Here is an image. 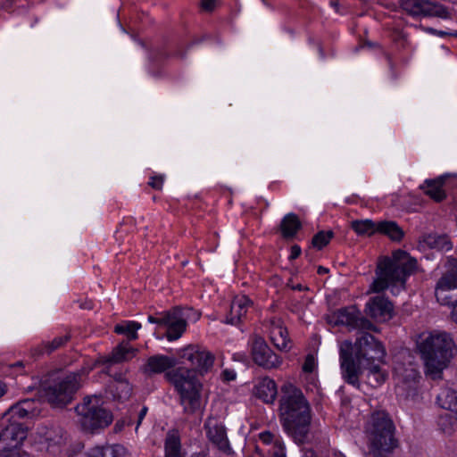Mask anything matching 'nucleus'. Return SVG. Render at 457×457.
I'll return each mask as SVG.
<instances>
[{"instance_id":"1a4fd4ad","label":"nucleus","mask_w":457,"mask_h":457,"mask_svg":"<svg viewBox=\"0 0 457 457\" xmlns=\"http://www.w3.org/2000/svg\"><path fill=\"white\" fill-rule=\"evenodd\" d=\"M148 321L166 328L165 337L169 341L179 339L187 328L186 314L179 307L160 312L156 317L149 315Z\"/></svg>"},{"instance_id":"09e8293b","label":"nucleus","mask_w":457,"mask_h":457,"mask_svg":"<svg viewBox=\"0 0 457 457\" xmlns=\"http://www.w3.org/2000/svg\"><path fill=\"white\" fill-rule=\"evenodd\" d=\"M127 425L126 421L124 420H119L116 421V423L114 424V427H113V431L115 433H119L120 432L124 427Z\"/></svg>"},{"instance_id":"72a5a7b5","label":"nucleus","mask_w":457,"mask_h":457,"mask_svg":"<svg viewBox=\"0 0 457 457\" xmlns=\"http://www.w3.org/2000/svg\"><path fill=\"white\" fill-rule=\"evenodd\" d=\"M351 227L359 236L370 237L378 233V222L368 219L353 220Z\"/></svg>"},{"instance_id":"473e14b6","label":"nucleus","mask_w":457,"mask_h":457,"mask_svg":"<svg viewBox=\"0 0 457 457\" xmlns=\"http://www.w3.org/2000/svg\"><path fill=\"white\" fill-rule=\"evenodd\" d=\"M378 233L386 235L395 241H400L403 237V231L397 223L388 220L378 222Z\"/></svg>"},{"instance_id":"bf43d9fd","label":"nucleus","mask_w":457,"mask_h":457,"mask_svg":"<svg viewBox=\"0 0 457 457\" xmlns=\"http://www.w3.org/2000/svg\"><path fill=\"white\" fill-rule=\"evenodd\" d=\"M303 457H315L313 452H307L304 453Z\"/></svg>"},{"instance_id":"39448f33","label":"nucleus","mask_w":457,"mask_h":457,"mask_svg":"<svg viewBox=\"0 0 457 457\" xmlns=\"http://www.w3.org/2000/svg\"><path fill=\"white\" fill-rule=\"evenodd\" d=\"M425 362L426 374L432 379L441 378L444 369L453 357V341L445 332L430 333L419 345Z\"/></svg>"},{"instance_id":"de8ad7c7","label":"nucleus","mask_w":457,"mask_h":457,"mask_svg":"<svg viewBox=\"0 0 457 457\" xmlns=\"http://www.w3.org/2000/svg\"><path fill=\"white\" fill-rule=\"evenodd\" d=\"M301 247L297 245H295L291 247L290 259L294 260L300 256L301 254Z\"/></svg>"},{"instance_id":"49530a36","label":"nucleus","mask_w":457,"mask_h":457,"mask_svg":"<svg viewBox=\"0 0 457 457\" xmlns=\"http://www.w3.org/2000/svg\"><path fill=\"white\" fill-rule=\"evenodd\" d=\"M236 372L232 370H225L222 372V377L227 381H231L236 378Z\"/></svg>"},{"instance_id":"f03ea898","label":"nucleus","mask_w":457,"mask_h":457,"mask_svg":"<svg viewBox=\"0 0 457 457\" xmlns=\"http://www.w3.org/2000/svg\"><path fill=\"white\" fill-rule=\"evenodd\" d=\"M386 350L372 335L363 332L354 344L349 340L339 345V361L344 380L353 386L359 385L361 367L375 361L382 362Z\"/></svg>"},{"instance_id":"5fc2aeb1","label":"nucleus","mask_w":457,"mask_h":457,"mask_svg":"<svg viewBox=\"0 0 457 457\" xmlns=\"http://www.w3.org/2000/svg\"><path fill=\"white\" fill-rule=\"evenodd\" d=\"M14 0H0V9L10 6Z\"/></svg>"},{"instance_id":"20e7f679","label":"nucleus","mask_w":457,"mask_h":457,"mask_svg":"<svg viewBox=\"0 0 457 457\" xmlns=\"http://www.w3.org/2000/svg\"><path fill=\"white\" fill-rule=\"evenodd\" d=\"M416 268V260L404 251H395L392 257H381L378 260L376 275L370 288L373 292H381L390 288L393 295H398L403 289L406 278Z\"/></svg>"},{"instance_id":"603ef678","label":"nucleus","mask_w":457,"mask_h":457,"mask_svg":"<svg viewBox=\"0 0 457 457\" xmlns=\"http://www.w3.org/2000/svg\"><path fill=\"white\" fill-rule=\"evenodd\" d=\"M7 386L4 382L0 380V399L6 394Z\"/></svg>"},{"instance_id":"c9c22d12","label":"nucleus","mask_w":457,"mask_h":457,"mask_svg":"<svg viewBox=\"0 0 457 457\" xmlns=\"http://www.w3.org/2000/svg\"><path fill=\"white\" fill-rule=\"evenodd\" d=\"M22 406L19 403L16 404H13L11 406L7 411H5L3 414V422L5 423L6 421H12V420H18L21 421V420L30 418V416L25 412L22 410Z\"/></svg>"},{"instance_id":"f3484780","label":"nucleus","mask_w":457,"mask_h":457,"mask_svg":"<svg viewBox=\"0 0 457 457\" xmlns=\"http://www.w3.org/2000/svg\"><path fill=\"white\" fill-rule=\"evenodd\" d=\"M209 440L221 452L228 453L231 451L224 425L215 419H209L205 423Z\"/></svg>"},{"instance_id":"864d4df0","label":"nucleus","mask_w":457,"mask_h":457,"mask_svg":"<svg viewBox=\"0 0 457 457\" xmlns=\"http://www.w3.org/2000/svg\"><path fill=\"white\" fill-rule=\"evenodd\" d=\"M114 380H115L114 386H118V385H120V381L127 380V379L124 378V376L122 374H115Z\"/></svg>"},{"instance_id":"7c9ffc66","label":"nucleus","mask_w":457,"mask_h":457,"mask_svg":"<svg viewBox=\"0 0 457 457\" xmlns=\"http://www.w3.org/2000/svg\"><path fill=\"white\" fill-rule=\"evenodd\" d=\"M436 401L443 409L457 413V391L443 389L437 395Z\"/></svg>"},{"instance_id":"79ce46f5","label":"nucleus","mask_w":457,"mask_h":457,"mask_svg":"<svg viewBox=\"0 0 457 457\" xmlns=\"http://www.w3.org/2000/svg\"><path fill=\"white\" fill-rule=\"evenodd\" d=\"M18 446L0 447V457H16Z\"/></svg>"},{"instance_id":"393cba45","label":"nucleus","mask_w":457,"mask_h":457,"mask_svg":"<svg viewBox=\"0 0 457 457\" xmlns=\"http://www.w3.org/2000/svg\"><path fill=\"white\" fill-rule=\"evenodd\" d=\"M362 368L367 370V382L371 387L380 386L388 378L387 371L382 369L379 364L373 362Z\"/></svg>"},{"instance_id":"3c124183","label":"nucleus","mask_w":457,"mask_h":457,"mask_svg":"<svg viewBox=\"0 0 457 457\" xmlns=\"http://www.w3.org/2000/svg\"><path fill=\"white\" fill-rule=\"evenodd\" d=\"M452 320L457 323V302L453 304L452 312H451Z\"/></svg>"},{"instance_id":"412c9836","label":"nucleus","mask_w":457,"mask_h":457,"mask_svg":"<svg viewBox=\"0 0 457 457\" xmlns=\"http://www.w3.org/2000/svg\"><path fill=\"white\" fill-rule=\"evenodd\" d=\"M177 364L174 357L155 354L149 357L146 363L141 368L143 373L147 376L162 373Z\"/></svg>"},{"instance_id":"f257e3e1","label":"nucleus","mask_w":457,"mask_h":457,"mask_svg":"<svg viewBox=\"0 0 457 457\" xmlns=\"http://www.w3.org/2000/svg\"><path fill=\"white\" fill-rule=\"evenodd\" d=\"M179 356L187 361L193 369L179 368L166 373L179 395V403L185 414H195L202 410L201 391L203 385L195 372L204 375L211 370L214 355L198 345H189L179 351Z\"/></svg>"},{"instance_id":"6e6552de","label":"nucleus","mask_w":457,"mask_h":457,"mask_svg":"<svg viewBox=\"0 0 457 457\" xmlns=\"http://www.w3.org/2000/svg\"><path fill=\"white\" fill-rule=\"evenodd\" d=\"M87 372L86 369L71 372L47 386L45 395L48 403L54 407H63L71 403L73 395L80 386L81 375Z\"/></svg>"},{"instance_id":"6ab92c4d","label":"nucleus","mask_w":457,"mask_h":457,"mask_svg":"<svg viewBox=\"0 0 457 457\" xmlns=\"http://www.w3.org/2000/svg\"><path fill=\"white\" fill-rule=\"evenodd\" d=\"M270 338L273 345L281 351H288L291 342L284 322L279 318H271L268 321Z\"/></svg>"},{"instance_id":"aec40b11","label":"nucleus","mask_w":457,"mask_h":457,"mask_svg":"<svg viewBox=\"0 0 457 457\" xmlns=\"http://www.w3.org/2000/svg\"><path fill=\"white\" fill-rule=\"evenodd\" d=\"M138 353V349L133 347L129 342L122 341L112 353L106 356H101L98 362L104 365L126 362L133 359Z\"/></svg>"},{"instance_id":"37998d69","label":"nucleus","mask_w":457,"mask_h":457,"mask_svg":"<svg viewBox=\"0 0 457 457\" xmlns=\"http://www.w3.org/2000/svg\"><path fill=\"white\" fill-rule=\"evenodd\" d=\"M163 184V178L162 176L159 177H153L151 178V180L149 181V185L157 190H160Z\"/></svg>"},{"instance_id":"4c0bfd02","label":"nucleus","mask_w":457,"mask_h":457,"mask_svg":"<svg viewBox=\"0 0 457 457\" xmlns=\"http://www.w3.org/2000/svg\"><path fill=\"white\" fill-rule=\"evenodd\" d=\"M115 396L120 400H126L130 396L132 387L128 380L120 381V385L114 386Z\"/></svg>"},{"instance_id":"58836bf2","label":"nucleus","mask_w":457,"mask_h":457,"mask_svg":"<svg viewBox=\"0 0 457 457\" xmlns=\"http://www.w3.org/2000/svg\"><path fill=\"white\" fill-rule=\"evenodd\" d=\"M22 410L27 412L30 417L38 413L37 401L33 399H24L19 402Z\"/></svg>"},{"instance_id":"052dcab7","label":"nucleus","mask_w":457,"mask_h":457,"mask_svg":"<svg viewBox=\"0 0 457 457\" xmlns=\"http://www.w3.org/2000/svg\"><path fill=\"white\" fill-rule=\"evenodd\" d=\"M15 365L21 366V362H17Z\"/></svg>"},{"instance_id":"4d7b16f0","label":"nucleus","mask_w":457,"mask_h":457,"mask_svg":"<svg viewBox=\"0 0 457 457\" xmlns=\"http://www.w3.org/2000/svg\"><path fill=\"white\" fill-rule=\"evenodd\" d=\"M291 287L293 290H298V291H302L304 289V287L301 284L293 285Z\"/></svg>"},{"instance_id":"a878e982","label":"nucleus","mask_w":457,"mask_h":457,"mask_svg":"<svg viewBox=\"0 0 457 457\" xmlns=\"http://www.w3.org/2000/svg\"><path fill=\"white\" fill-rule=\"evenodd\" d=\"M444 182L445 178L442 176L436 179H427L420 188L436 202H441L445 198V193L442 189Z\"/></svg>"},{"instance_id":"dca6fc26","label":"nucleus","mask_w":457,"mask_h":457,"mask_svg":"<svg viewBox=\"0 0 457 457\" xmlns=\"http://www.w3.org/2000/svg\"><path fill=\"white\" fill-rule=\"evenodd\" d=\"M0 447L20 446L27 437V429L21 421L12 420L3 422V417L0 420Z\"/></svg>"},{"instance_id":"c756f323","label":"nucleus","mask_w":457,"mask_h":457,"mask_svg":"<svg viewBox=\"0 0 457 457\" xmlns=\"http://www.w3.org/2000/svg\"><path fill=\"white\" fill-rule=\"evenodd\" d=\"M124 448L120 445L96 446L85 453V457H121Z\"/></svg>"},{"instance_id":"cd10ccee","label":"nucleus","mask_w":457,"mask_h":457,"mask_svg":"<svg viewBox=\"0 0 457 457\" xmlns=\"http://www.w3.org/2000/svg\"><path fill=\"white\" fill-rule=\"evenodd\" d=\"M70 339L69 336H61L54 338L51 342H43L31 349L33 356H39L45 353H51L56 349L64 345Z\"/></svg>"},{"instance_id":"4468645a","label":"nucleus","mask_w":457,"mask_h":457,"mask_svg":"<svg viewBox=\"0 0 457 457\" xmlns=\"http://www.w3.org/2000/svg\"><path fill=\"white\" fill-rule=\"evenodd\" d=\"M250 348L252 359L258 366L272 370L281 365L282 358L270 349L263 337L253 336L250 339Z\"/></svg>"},{"instance_id":"0eeeda50","label":"nucleus","mask_w":457,"mask_h":457,"mask_svg":"<svg viewBox=\"0 0 457 457\" xmlns=\"http://www.w3.org/2000/svg\"><path fill=\"white\" fill-rule=\"evenodd\" d=\"M78 424L85 433H100L113 421L112 411L102 404L97 395L86 396L75 408Z\"/></svg>"},{"instance_id":"9b49d317","label":"nucleus","mask_w":457,"mask_h":457,"mask_svg":"<svg viewBox=\"0 0 457 457\" xmlns=\"http://www.w3.org/2000/svg\"><path fill=\"white\" fill-rule=\"evenodd\" d=\"M34 443L40 450L55 453L60 447L66 444L67 433L62 428L55 425H39L34 435Z\"/></svg>"},{"instance_id":"2eb2a0df","label":"nucleus","mask_w":457,"mask_h":457,"mask_svg":"<svg viewBox=\"0 0 457 457\" xmlns=\"http://www.w3.org/2000/svg\"><path fill=\"white\" fill-rule=\"evenodd\" d=\"M401 7L413 17L448 18V11L445 7L429 0H401Z\"/></svg>"},{"instance_id":"4be33fe9","label":"nucleus","mask_w":457,"mask_h":457,"mask_svg":"<svg viewBox=\"0 0 457 457\" xmlns=\"http://www.w3.org/2000/svg\"><path fill=\"white\" fill-rule=\"evenodd\" d=\"M251 304V300L245 295L235 297L230 304V310L227 316L226 322L231 325L238 324L246 314Z\"/></svg>"},{"instance_id":"423d86ee","label":"nucleus","mask_w":457,"mask_h":457,"mask_svg":"<svg viewBox=\"0 0 457 457\" xmlns=\"http://www.w3.org/2000/svg\"><path fill=\"white\" fill-rule=\"evenodd\" d=\"M395 427L389 414L383 410L374 411L366 426L370 451L375 457H386L397 445Z\"/></svg>"},{"instance_id":"c85d7f7f","label":"nucleus","mask_w":457,"mask_h":457,"mask_svg":"<svg viewBox=\"0 0 457 457\" xmlns=\"http://www.w3.org/2000/svg\"><path fill=\"white\" fill-rule=\"evenodd\" d=\"M259 437L263 444L270 445L268 449L269 457H286L282 443L276 439L273 434L264 431Z\"/></svg>"},{"instance_id":"e433bc0d","label":"nucleus","mask_w":457,"mask_h":457,"mask_svg":"<svg viewBox=\"0 0 457 457\" xmlns=\"http://www.w3.org/2000/svg\"><path fill=\"white\" fill-rule=\"evenodd\" d=\"M334 237V232L332 230L327 231H320L316 235L313 236L312 240V245L313 247L318 250H321L324 246H326L330 240Z\"/></svg>"},{"instance_id":"13d9d810","label":"nucleus","mask_w":457,"mask_h":457,"mask_svg":"<svg viewBox=\"0 0 457 457\" xmlns=\"http://www.w3.org/2000/svg\"><path fill=\"white\" fill-rule=\"evenodd\" d=\"M326 272H328V269H326L324 267H321V266L319 267V269H318V273L319 274H323V273H326Z\"/></svg>"},{"instance_id":"a18cd8bd","label":"nucleus","mask_w":457,"mask_h":457,"mask_svg":"<svg viewBox=\"0 0 457 457\" xmlns=\"http://www.w3.org/2000/svg\"><path fill=\"white\" fill-rule=\"evenodd\" d=\"M202 8L206 11H212L215 6V0H201Z\"/></svg>"},{"instance_id":"2f4dec72","label":"nucleus","mask_w":457,"mask_h":457,"mask_svg":"<svg viewBox=\"0 0 457 457\" xmlns=\"http://www.w3.org/2000/svg\"><path fill=\"white\" fill-rule=\"evenodd\" d=\"M165 457H185L181 453L180 440L178 436L168 435L165 440ZM191 457H204L201 453H195Z\"/></svg>"},{"instance_id":"c03bdc74","label":"nucleus","mask_w":457,"mask_h":457,"mask_svg":"<svg viewBox=\"0 0 457 457\" xmlns=\"http://www.w3.org/2000/svg\"><path fill=\"white\" fill-rule=\"evenodd\" d=\"M148 408L146 406H144L141 408L140 411L137 414V422L136 427V431L137 430L139 425L141 424L142 420L145 419L146 413H147Z\"/></svg>"},{"instance_id":"a19ab883","label":"nucleus","mask_w":457,"mask_h":457,"mask_svg":"<svg viewBox=\"0 0 457 457\" xmlns=\"http://www.w3.org/2000/svg\"><path fill=\"white\" fill-rule=\"evenodd\" d=\"M453 418L450 415L440 417L438 420V426L441 430L445 434H451L453 431L452 426H446V422L451 421Z\"/></svg>"},{"instance_id":"5701e85b","label":"nucleus","mask_w":457,"mask_h":457,"mask_svg":"<svg viewBox=\"0 0 457 457\" xmlns=\"http://www.w3.org/2000/svg\"><path fill=\"white\" fill-rule=\"evenodd\" d=\"M278 394L277 386L270 378H262L255 386V395L265 403H273Z\"/></svg>"},{"instance_id":"f704fd0d","label":"nucleus","mask_w":457,"mask_h":457,"mask_svg":"<svg viewBox=\"0 0 457 457\" xmlns=\"http://www.w3.org/2000/svg\"><path fill=\"white\" fill-rule=\"evenodd\" d=\"M141 324L133 320H126L114 327V332L124 335L129 341L136 340L138 337L137 330L141 328Z\"/></svg>"},{"instance_id":"6e6d98bb","label":"nucleus","mask_w":457,"mask_h":457,"mask_svg":"<svg viewBox=\"0 0 457 457\" xmlns=\"http://www.w3.org/2000/svg\"><path fill=\"white\" fill-rule=\"evenodd\" d=\"M16 457H30L29 454H28L27 453L25 452H22L19 447H18V451H17V456Z\"/></svg>"},{"instance_id":"bb28decb","label":"nucleus","mask_w":457,"mask_h":457,"mask_svg":"<svg viewBox=\"0 0 457 457\" xmlns=\"http://www.w3.org/2000/svg\"><path fill=\"white\" fill-rule=\"evenodd\" d=\"M301 227V221L293 212L285 215L280 223V230L285 238L294 237Z\"/></svg>"},{"instance_id":"8fccbe9b","label":"nucleus","mask_w":457,"mask_h":457,"mask_svg":"<svg viewBox=\"0 0 457 457\" xmlns=\"http://www.w3.org/2000/svg\"><path fill=\"white\" fill-rule=\"evenodd\" d=\"M427 30H428V32H430V33H432V34H434V35H437V36H439V37H445V36H446V35H447V33H446V32H445V31H442V30H436V29H432V28H428Z\"/></svg>"},{"instance_id":"9d476101","label":"nucleus","mask_w":457,"mask_h":457,"mask_svg":"<svg viewBox=\"0 0 457 457\" xmlns=\"http://www.w3.org/2000/svg\"><path fill=\"white\" fill-rule=\"evenodd\" d=\"M327 321L332 326H346L351 329L378 331L368 319L361 316L354 306L341 308L327 316Z\"/></svg>"},{"instance_id":"f8f14e48","label":"nucleus","mask_w":457,"mask_h":457,"mask_svg":"<svg viewBox=\"0 0 457 457\" xmlns=\"http://www.w3.org/2000/svg\"><path fill=\"white\" fill-rule=\"evenodd\" d=\"M396 393L406 399L414 398L418 393L420 373L412 364H397L395 367Z\"/></svg>"},{"instance_id":"7ed1b4c3","label":"nucleus","mask_w":457,"mask_h":457,"mask_svg":"<svg viewBox=\"0 0 457 457\" xmlns=\"http://www.w3.org/2000/svg\"><path fill=\"white\" fill-rule=\"evenodd\" d=\"M278 416L286 433L297 444L307 441L312 421L311 406L301 389L291 383L281 386Z\"/></svg>"},{"instance_id":"ddd939ff","label":"nucleus","mask_w":457,"mask_h":457,"mask_svg":"<svg viewBox=\"0 0 457 457\" xmlns=\"http://www.w3.org/2000/svg\"><path fill=\"white\" fill-rule=\"evenodd\" d=\"M445 266L447 270L437 281L435 295L439 303L453 307L457 302L451 295V290L457 288V259L448 257Z\"/></svg>"},{"instance_id":"ea45409f","label":"nucleus","mask_w":457,"mask_h":457,"mask_svg":"<svg viewBox=\"0 0 457 457\" xmlns=\"http://www.w3.org/2000/svg\"><path fill=\"white\" fill-rule=\"evenodd\" d=\"M317 363L312 354H308L303 364V370L307 373H312L316 369Z\"/></svg>"},{"instance_id":"a211bd4d","label":"nucleus","mask_w":457,"mask_h":457,"mask_svg":"<svg viewBox=\"0 0 457 457\" xmlns=\"http://www.w3.org/2000/svg\"><path fill=\"white\" fill-rule=\"evenodd\" d=\"M366 313L378 321H386L392 318L393 305L384 296L377 295L366 303Z\"/></svg>"},{"instance_id":"b1692460","label":"nucleus","mask_w":457,"mask_h":457,"mask_svg":"<svg viewBox=\"0 0 457 457\" xmlns=\"http://www.w3.org/2000/svg\"><path fill=\"white\" fill-rule=\"evenodd\" d=\"M420 246L423 248L436 249L438 251H449L453 245L445 235L428 234L420 239Z\"/></svg>"}]
</instances>
